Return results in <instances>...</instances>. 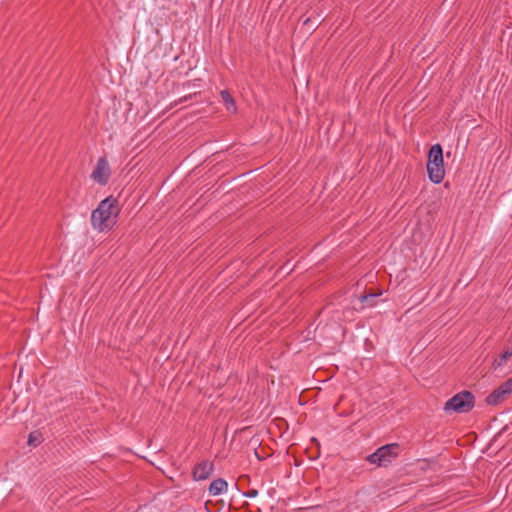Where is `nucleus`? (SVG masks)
<instances>
[{"label": "nucleus", "mask_w": 512, "mask_h": 512, "mask_svg": "<svg viewBox=\"0 0 512 512\" xmlns=\"http://www.w3.org/2000/svg\"><path fill=\"white\" fill-rule=\"evenodd\" d=\"M120 213L118 200L109 196L102 200L98 207L92 211V227L99 232L110 231L117 222Z\"/></svg>", "instance_id": "nucleus-1"}, {"label": "nucleus", "mask_w": 512, "mask_h": 512, "mask_svg": "<svg viewBox=\"0 0 512 512\" xmlns=\"http://www.w3.org/2000/svg\"><path fill=\"white\" fill-rule=\"evenodd\" d=\"M427 174L434 184H440L445 177L443 149L440 144L431 146L427 160Z\"/></svg>", "instance_id": "nucleus-2"}, {"label": "nucleus", "mask_w": 512, "mask_h": 512, "mask_svg": "<svg viewBox=\"0 0 512 512\" xmlns=\"http://www.w3.org/2000/svg\"><path fill=\"white\" fill-rule=\"evenodd\" d=\"M475 406V396L468 390H463L451 397L444 405V410L456 413H468Z\"/></svg>", "instance_id": "nucleus-3"}, {"label": "nucleus", "mask_w": 512, "mask_h": 512, "mask_svg": "<svg viewBox=\"0 0 512 512\" xmlns=\"http://www.w3.org/2000/svg\"><path fill=\"white\" fill-rule=\"evenodd\" d=\"M399 444L391 443L379 447L374 453L368 455L366 460L378 467H387L398 456Z\"/></svg>", "instance_id": "nucleus-4"}, {"label": "nucleus", "mask_w": 512, "mask_h": 512, "mask_svg": "<svg viewBox=\"0 0 512 512\" xmlns=\"http://www.w3.org/2000/svg\"><path fill=\"white\" fill-rule=\"evenodd\" d=\"M512 393V377L503 382L498 388L492 391L485 398V403L489 406H496L504 402Z\"/></svg>", "instance_id": "nucleus-5"}, {"label": "nucleus", "mask_w": 512, "mask_h": 512, "mask_svg": "<svg viewBox=\"0 0 512 512\" xmlns=\"http://www.w3.org/2000/svg\"><path fill=\"white\" fill-rule=\"evenodd\" d=\"M110 175L111 171L107 159L104 157L99 158L91 173V178L100 185H106L109 181Z\"/></svg>", "instance_id": "nucleus-6"}, {"label": "nucleus", "mask_w": 512, "mask_h": 512, "mask_svg": "<svg viewBox=\"0 0 512 512\" xmlns=\"http://www.w3.org/2000/svg\"><path fill=\"white\" fill-rule=\"evenodd\" d=\"M214 472V463L209 460H203L193 468L192 475L195 481L208 479Z\"/></svg>", "instance_id": "nucleus-7"}, {"label": "nucleus", "mask_w": 512, "mask_h": 512, "mask_svg": "<svg viewBox=\"0 0 512 512\" xmlns=\"http://www.w3.org/2000/svg\"><path fill=\"white\" fill-rule=\"evenodd\" d=\"M228 489V484L223 478H217L210 483L208 492L210 496H218L225 493Z\"/></svg>", "instance_id": "nucleus-8"}, {"label": "nucleus", "mask_w": 512, "mask_h": 512, "mask_svg": "<svg viewBox=\"0 0 512 512\" xmlns=\"http://www.w3.org/2000/svg\"><path fill=\"white\" fill-rule=\"evenodd\" d=\"M512 357V348H507L499 357L495 358L492 362V368L497 370L502 367L504 363Z\"/></svg>", "instance_id": "nucleus-9"}, {"label": "nucleus", "mask_w": 512, "mask_h": 512, "mask_svg": "<svg viewBox=\"0 0 512 512\" xmlns=\"http://www.w3.org/2000/svg\"><path fill=\"white\" fill-rule=\"evenodd\" d=\"M220 95H221L222 101L224 102V104L226 106V109L230 112L235 113L237 108H236L235 101H234L233 97L231 96V94L227 90H222L220 92Z\"/></svg>", "instance_id": "nucleus-10"}, {"label": "nucleus", "mask_w": 512, "mask_h": 512, "mask_svg": "<svg viewBox=\"0 0 512 512\" xmlns=\"http://www.w3.org/2000/svg\"><path fill=\"white\" fill-rule=\"evenodd\" d=\"M379 296V294L376 293H369L365 294L359 297V300L361 303H363L362 308L364 307H373L376 305V298Z\"/></svg>", "instance_id": "nucleus-11"}, {"label": "nucleus", "mask_w": 512, "mask_h": 512, "mask_svg": "<svg viewBox=\"0 0 512 512\" xmlns=\"http://www.w3.org/2000/svg\"><path fill=\"white\" fill-rule=\"evenodd\" d=\"M196 95H197V93H196V92H195V93H193V94L185 95V96H183V97L179 98L177 101H175V103H174V104H171L170 106H171V108H172V107H174V106H176V105H178V104L184 103V102H186V101H188V100H191V99H192L194 96H196Z\"/></svg>", "instance_id": "nucleus-12"}, {"label": "nucleus", "mask_w": 512, "mask_h": 512, "mask_svg": "<svg viewBox=\"0 0 512 512\" xmlns=\"http://www.w3.org/2000/svg\"><path fill=\"white\" fill-rule=\"evenodd\" d=\"M244 495L248 498H254L258 495V491L256 489H251L248 490Z\"/></svg>", "instance_id": "nucleus-13"}, {"label": "nucleus", "mask_w": 512, "mask_h": 512, "mask_svg": "<svg viewBox=\"0 0 512 512\" xmlns=\"http://www.w3.org/2000/svg\"><path fill=\"white\" fill-rule=\"evenodd\" d=\"M27 444L32 446V432L27 435Z\"/></svg>", "instance_id": "nucleus-14"}, {"label": "nucleus", "mask_w": 512, "mask_h": 512, "mask_svg": "<svg viewBox=\"0 0 512 512\" xmlns=\"http://www.w3.org/2000/svg\"><path fill=\"white\" fill-rule=\"evenodd\" d=\"M33 441H34V446H36L38 443H41V442H42V439H39L38 437H36V436L34 435Z\"/></svg>", "instance_id": "nucleus-15"}]
</instances>
